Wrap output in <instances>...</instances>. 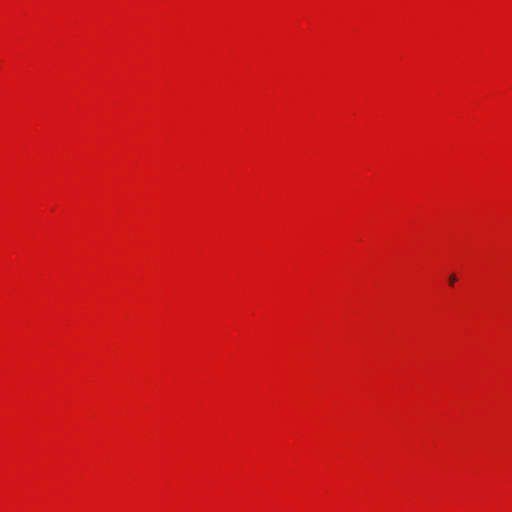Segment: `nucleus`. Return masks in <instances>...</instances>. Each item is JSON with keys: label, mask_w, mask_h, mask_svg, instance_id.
Returning <instances> with one entry per match:
<instances>
[{"label": "nucleus", "mask_w": 512, "mask_h": 512, "mask_svg": "<svg viewBox=\"0 0 512 512\" xmlns=\"http://www.w3.org/2000/svg\"><path fill=\"white\" fill-rule=\"evenodd\" d=\"M457 281V276L455 274H451L449 276V284L454 285V283Z\"/></svg>", "instance_id": "1"}]
</instances>
